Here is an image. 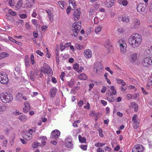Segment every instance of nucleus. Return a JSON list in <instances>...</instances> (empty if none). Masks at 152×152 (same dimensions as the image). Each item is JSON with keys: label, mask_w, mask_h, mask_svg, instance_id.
I'll return each instance as SVG.
<instances>
[{"label": "nucleus", "mask_w": 152, "mask_h": 152, "mask_svg": "<svg viewBox=\"0 0 152 152\" xmlns=\"http://www.w3.org/2000/svg\"><path fill=\"white\" fill-rule=\"evenodd\" d=\"M142 40L141 35L138 33H135L130 37L128 39V42L132 47L136 48L140 45Z\"/></svg>", "instance_id": "1"}, {"label": "nucleus", "mask_w": 152, "mask_h": 152, "mask_svg": "<svg viewBox=\"0 0 152 152\" xmlns=\"http://www.w3.org/2000/svg\"><path fill=\"white\" fill-rule=\"evenodd\" d=\"M0 98L4 103H5L11 102L13 100L12 95L7 93H1L0 95Z\"/></svg>", "instance_id": "2"}, {"label": "nucleus", "mask_w": 152, "mask_h": 152, "mask_svg": "<svg viewBox=\"0 0 152 152\" xmlns=\"http://www.w3.org/2000/svg\"><path fill=\"white\" fill-rule=\"evenodd\" d=\"M41 71L45 74H47L49 77L53 75L52 69L46 64H44L43 67L41 68Z\"/></svg>", "instance_id": "3"}, {"label": "nucleus", "mask_w": 152, "mask_h": 152, "mask_svg": "<svg viewBox=\"0 0 152 152\" xmlns=\"http://www.w3.org/2000/svg\"><path fill=\"white\" fill-rule=\"evenodd\" d=\"M81 22L80 21L74 23L72 25V30L73 31L74 35L76 37L81 29Z\"/></svg>", "instance_id": "4"}, {"label": "nucleus", "mask_w": 152, "mask_h": 152, "mask_svg": "<svg viewBox=\"0 0 152 152\" xmlns=\"http://www.w3.org/2000/svg\"><path fill=\"white\" fill-rule=\"evenodd\" d=\"M142 64L143 66L146 67L152 65V57H145L142 60Z\"/></svg>", "instance_id": "5"}, {"label": "nucleus", "mask_w": 152, "mask_h": 152, "mask_svg": "<svg viewBox=\"0 0 152 152\" xmlns=\"http://www.w3.org/2000/svg\"><path fill=\"white\" fill-rule=\"evenodd\" d=\"M8 81V79L6 74L3 72H0V83L5 84L7 83Z\"/></svg>", "instance_id": "6"}, {"label": "nucleus", "mask_w": 152, "mask_h": 152, "mask_svg": "<svg viewBox=\"0 0 152 152\" xmlns=\"http://www.w3.org/2000/svg\"><path fill=\"white\" fill-rule=\"evenodd\" d=\"M103 68L102 64L99 62L95 64L94 67V71L96 73L100 74Z\"/></svg>", "instance_id": "7"}, {"label": "nucleus", "mask_w": 152, "mask_h": 152, "mask_svg": "<svg viewBox=\"0 0 152 152\" xmlns=\"http://www.w3.org/2000/svg\"><path fill=\"white\" fill-rule=\"evenodd\" d=\"M36 132L35 129H30L26 134L23 137L26 140H29L32 138V134Z\"/></svg>", "instance_id": "8"}, {"label": "nucleus", "mask_w": 152, "mask_h": 152, "mask_svg": "<svg viewBox=\"0 0 152 152\" xmlns=\"http://www.w3.org/2000/svg\"><path fill=\"white\" fill-rule=\"evenodd\" d=\"M137 117V115L135 114L132 118V121L133 122V126L134 128L135 129H137L139 127V123Z\"/></svg>", "instance_id": "9"}, {"label": "nucleus", "mask_w": 152, "mask_h": 152, "mask_svg": "<svg viewBox=\"0 0 152 152\" xmlns=\"http://www.w3.org/2000/svg\"><path fill=\"white\" fill-rule=\"evenodd\" d=\"M65 146L67 148L72 149L73 148V144L72 142V140L71 137L66 138L65 140Z\"/></svg>", "instance_id": "10"}, {"label": "nucleus", "mask_w": 152, "mask_h": 152, "mask_svg": "<svg viewBox=\"0 0 152 152\" xmlns=\"http://www.w3.org/2000/svg\"><path fill=\"white\" fill-rule=\"evenodd\" d=\"M144 148L142 145H135L132 149V152H142Z\"/></svg>", "instance_id": "11"}, {"label": "nucleus", "mask_w": 152, "mask_h": 152, "mask_svg": "<svg viewBox=\"0 0 152 152\" xmlns=\"http://www.w3.org/2000/svg\"><path fill=\"white\" fill-rule=\"evenodd\" d=\"M60 135V132L58 130L53 131L51 134V138L55 139L58 138Z\"/></svg>", "instance_id": "12"}, {"label": "nucleus", "mask_w": 152, "mask_h": 152, "mask_svg": "<svg viewBox=\"0 0 152 152\" xmlns=\"http://www.w3.org/2000/svg\"><path fill=\"white\" fill-rule=\"evenodd\" d=\"M92 52L91 50L89 49H86L84 51V55L85 57L87 59L90 58L92 56Z\"/></svg>", "instance_id": "13"}, {"label": "nucleus", "mask_w": 152, "mask_h": 152, "mask_svg": "<svg viewBox=\"0 0 152 152\" xmlns=\"http://www.w3.org/2000/svg\"><path fill=\"white\" fill-rule=\"evenodd\" d=\"M74 69L77 71L78 73H81L82 72V70L84 69V67L82 66L80 67H79V64L77 63H76L73 65Z\"/></svg>", "instance_id": "14"}, {"label": "nucleus", "mask_w": 152, "mask_h": 152, "mask_svg": "<svg viewBox=\"0 0 152 152\" xmlns=\"http://www.w3.org/2000/svg\"><path fill=\"white\" fill-rule=\"evenodd\" d=\"M132 23L133 25V28H137L138 27L140 23V21L137 18L134 19Z\"/></svg>", "instance_id": "15"}, {"label": "nucleus", "mask_w": 152, "mask_h": 152, "mask_svg": "<svg viewBox=\"0 0 152 152\" xmlns=\"http://www.w3.org/2000/svg\"><path fill=\"white\" fill-rule=\"evenodd\" d=\"M137 54L134 53L131 54L129 57V61L132 63H134L137 59Z\"/></svg>", "instance_id": "16"}, {"label": "nucleus", "mask_w": 152, "mask_h": 152, "mask_svg": "<svg viewBox=\"0 0 152 152\" xmlns=\"http://www.w3.org/2000/svg\"><path fill=\"white\" fill-rule=\"evenodd\" d=\"M57 91V88L55 87H53L50 90V96L51 97H55Z\"/></svg>", "instance_id": "17"}, {"label": "nucleus", "mask_w": 152, "mask_h": 152, "mask_svg": "<svg viewBox=\"0 0 152 152\" xmlns=\"http://www.w3.org/2000/svg\"><path fill=\"white\" fill-rule=\"evenodd\" d=\"M74 15L75 17L74 18L75 20L76 21L79 18L80 15V9H77V10L75 11Z\"/></svg>", "instance_id": "18"}, {"label": "nucleus", "mask_w": 152, "mask_h": 152, "mask_svg": "<svg viewBox=\"0 0 152 152\" xmlns=\"http://www.w3.org/2000/svg\"><path fill=\"white\" fill-rule=\"evenodd\" d=\"M24 106L25 107L23 108V111L27 113L30 109V105L28 102H26L24 103Z\"/></svg>", "instance_id": "19"}, {"label": "nucleus", "mask_w": 152, "mask_h": 152, "mask_svg": "<svg viewBox=\"0 0 152 152\" xmlns=\"http://www.w3.org/2000/svg\"><path fill=\"white\" fill-rule=\"evenodd\" d=\"M69 7L71 8V9L74 10L76 7L75 0H69Z\"/></svg>", "instance_id": "20"}, {"label": "nucleus", "mask_w": 152, "mask_h": 152, "mask_svg": "<svg viewBox=\"0 0 152 152\" xmlns=\"http://www.w3.org/2000/svg\"><path fill=\"white\" fill-rule=\"evenodd\" d=\"M137 11L141 13L143 12L145 9L143 7V5L140 3L137 5Z\"/></svg>", "instance_id": "21"}, {"label": "nucleus", "mask_w": 152, "mask_h": 152, "mask_svg": "<svg viewBox=\"0 0 152 152\" xmlns=\"http://www.w3.org/2000/svg\"><path fill=\"white\" fill-rule=\"evenodd\" d=\"M113 0H106L105 4L107 7H111L113 5Z\"/></svg>", "instance_id": "22"}, {"label": "nucleus", "mask_w": 152, "mask_h": 152, "mask_svg": "<svg viewBox=\"0 0 152 152\" xmlns=\"http://www.w3.org/2000/svg\"><path fill=\"white\" fill-rule=\"evenodd\" d=\"M33 6V4L31 0H28L26 1L25 4V7L27 8H30Z\"/></svg>", "instance_id": "23"}, {"label": "nucleus", "mask_w": 152, "mask_h": 152, "mask_svg": "<svg viewBox=\"0 0 152 152\" xmlns=\"http://www.w3.org/2000/svg\"><path fill=\"white\" fill-rule=\"evenodd\" d=\"M18 119L21 121L25 122L28 120V117L24 115H22L19 116Z\"/></svg>", "instance_id": "24"}, {"label": "nucleus", "mask_w": 152, "mask_h": 152, "mask_svg": "<svg viewBox=\"0 0 152 152\" xmlns=\"http://www.w3.org/2000/svg\"><path fill=\"white\" fill-rule=\"evenodd\" d=\"M118 2L120 4L124 6H127L128 3L126 0H118Z\"/></svg>", "instance_id": "25"}, {"label": "nucleus", "mask_w": 152, "mask_h": 152, "mask_svg": "<svg viewBox=\"0 0 152 152\" xmlns=\"http://www.w3.org/2000/svg\"><path fill=\"white\" fill-rule=\"evenodd\" d=\"M131 107L134 109L135 112H137L138 109V105L135 103L133 102L131 103Z\"/></svg>", "instance_id": "26"}, {"label": "nucleus", "mask_w": 152, "mask_h": 152, "mask_svg": "<svg viewBox=\"0 0 152 152\" xmlns=\"http://www.w3.org/2000/svg\"><path fill=\"white\" fill-rule=\"evenodd\" d=\"M121 20L123 21V22L127 23L129 22L130 19L129 16L125 15L123 16L121 18Z\"/></svg>", "instance_id": "27"}, {"label": "nucleus", "mask_w": 152, "mask_h": 152, "mask_svg": "<svg viewBox=\"0 0 152 152\" xmlns=\"http://www.w3.org/2000/svg\"><path fill=\"white\" fill-rule=\"evenodd\" d=\"M58 3L61 8L63 9L66 7V3L64 1H58Z\"/></svg>", "instance_id": "28"}, {"label": "nucleus", "mask_w": 152, "mask_h": 152, "mask_svg": "<svg viewBox=\"0 0 152 152\" xmlns=\"http://www.w3.org/2000/svg\"><path fill=\"white\" fill-rule=\"evenodd\" d=\"M78 78L80 80H85L87 77V75L84 73L80 74L78 76Z\"/></svg>", "instance_id": "29"}, {"label": "nucleus", "mask_w": 152, "mask_h": 152, "mask_svg": "<svg viewBox=\"0 0 152 152\" xmlns=\"http://www.w3.org/2000/svg\"><path fill=\"white\" fill-rule=\"evenodd\" d=\"M121 51L122 53H124L126 52V45H120Z\"/></svg>", "instance_id": "30"}, {"label": "nucleus", "mask_w": 152, "mask_h": 152, "mask_svg": "<svg viewBox=\"0 0 152 152\" xmlns=\"http://www.w3.org/2000/svg\"><path fill=\"white\" fill-rule=\"evenodd\" d=\"M9 56V54L6 52L1 53H0V60L8 57Z\"/></svg>", "instance_id": "31"}, {"label": "nucleus", "mask_w": 152, "mask_h": 152, "mask_svg": "<svg viewBox=\"0 0 152 152\" xmlns=\"http://www.w3.org/2000/svg\"><path fill=\"white\" fill-rule=\"evenodd\" d=\"M23 3V0H20L17 3L15 6L16 9L17 10L20 9Z\"/></svg>", "instance_id": "32"}, {"label": "nucleus", "mask_w": 152, "mask_h": 152, "mask_svg": "<svg viewBox=\"0 0 152 152\" xmlns=\"http://www.w3.org/2000/svg\"><path fill=\"white\" fill-rule=\"evenodd\" d=\"M116 81L117 83L119 84H121L123 86L126 85V83L124 81L122 80L119 79H116Z\"/></svg>", "instance_id": "33"}, {"label": "nucleus", "mask_w": 152, "mask_h": 152, "mask_svg": "<svg viewBox=\"0 0 152 152\" xmlns=\"http://www.w3.org/2000/svg\"><path fill=\"white\" fill-rule=\"evenodd\" d=\"M16 13L12 10H9L8 12L7 13V16H10V15L15 16L16 15Z\"/></svg>", "instance_id": "34"}, {"label": "nucleus", "mask_w": 152, "mask_h": 152, "mask_svg": "<svg viewBox=\"0 0 152 152\" xmlns=\"http://www.w3.org/2000/svg\"><path fill=\"white\" fill-rule=\"evenodd\" d=\"M23 96L20 93H18L16 95V99L17 100L19 101H21L23 99Z\"/></svg>", "instance_id": "35"}, {"label": "nucleus", "mask_w": 152, "mask_h": 152, "mask_svg": "<svg viewBox=\"0 0 152 152\" xmlns=\"http://www.w3.org/2000/svg\"><path fill=\"white\" fill-rule=\"evenodd\" d=\"M78 139L79 141L82 143H86V139L84 137H82L80 135L78 136Z\"/></svg>", "instance_id": "36"}, {"label": "nucleus", "mask_w": 152, "mask_h": 152, "mask_svg": "<svg viewBox=\"0 0 152 152\" xmlns=\"http://www.w3.org/2000/svg\"><path fill=\"white\" fill-rule=\"evenodd\" d=\"M102 28V26L101 25H99L95 28V32L96 34H97L101 31Z\"/></svg>", "instance_id": "37"}, {"label": "nucleus", "mask_w": 152, "mask_h": 152, "mask_svg": "<svg viewBox=\"0 0 152 152\" xmlns=\"http://www.w3.org/2000/svg\"><path fill=\"white\" fill-rule=\"evenodd\" d=\"M40 138L41 139V141L42 145H45L46 144V142L45 141V140H47L46 137L45 136H42Z\"/></svg>", "instance_id": "38"}, {"label": "nucleus", "mask_w": 152, "mask_h": 152, "mask_svg": "<svg viewBox=\"0 0 152 152\" xmlns=\"http://www.w3.org/2000/svg\"><path fill=\"white\" fill-rule=\"evenodd\" d=\"M35 75L34 73L32 71H31L30 75V78L31 79L32 81H34L35 79Z\"/></svg>", "instance_id": "39"}, {"label": "nucleus", "mask_w": 152, "mask_h": 152, "mask_svg": "<svg viewBox=\"0 0 152 152\" xmlns=\"http://www.w3.org/2000/svg\"><path fill=\"white\" fill-rule=\"evenodd\" d=\"M75 48L78 50H81L84 48V46L83 45H81L79 44H77L75 45Z\"/></svg>", "instance_id": "40"}, {"label": "nucleus", "mask_w": 152, "mask_h": 152, "mask_svg": "<svg viewBox=\"0 0 152 152\" xmlns=\"http://www.w3.org/2000/svg\"><path fill=\"white\" fill-rule=\"evenodd\" d=\"M105 145V143H101L100 142L96 143L95 145L98 147H102Z\"/></svg>", "instance_id": "41"}, {"label": "nucleus", "mask_w": 152, "mask_h": 152, "mask_svg": "<svg viewBox=\"0 0 152 152\" xmlns=\"http://www.w3.org/2000/svg\"><path fill=\"white\" fill-rule=\"evenodd\" d=\"M26 66L27 68L29 67L30 66V62L28 58H26L25 60Z\"/></svg>", "instance_id": "42"}, {"label": "nucleus", "mask_w": 152, "mask_h": 152, "mask_svg": "<svg viewBox=\"0 0 152 152\" xmlns=\"http://www.w3.org/2000/svg\"><path fill=\"white\" fill-rule=\"evenodd\" d=\"M7 1L8 2V4L9 6L11 7L14 6L15 3L14 1L12 0H8Z\"/></svg>", "instance_id": "43"}, {"label": "nucleus", "mask_w": 152, "mask_h": 152, "mask_svg": "<svg viewBox=\"0 0 152 152\" xmlns=\"http://www.w3.org/2000/svg\"><path fill=\"white\" fill-rule=\"evenodd\" d=\"M42 72L39 71H37L36 72V75L38 77H41L43 75Z\"/></svg>", "instance_id": "44"}, {"label": "nucleus", "mask_w": 152, "mask_h": 152, "mask_svg": "<svg viewBox=\"0 0 152 152\" xmlns=\"http://www.w3.org/2000/svg\"><path fill=\"white\" fill-rule=\"evenodd\" d=\"M68 85L70 87H73L74 84V82L73 80H71L69 81L68 82Z\"/></svg>", "instance_id": "45"}, {"label": "nucleus", "mask_w": 152, "mask_h": 152, "mask_svg": "<svg viewBox=\"0 0 152 152\" xmlns=\"http://www.w3.org/2000/svg\"><path fill=\"white\" fill-rule=\"evenodd\" d=\"M118 42L119 44L120 45H124V44L126 45L125 41L123 39H120L118 41Z\"/></svg>", "instance_id": "46"}, {"label": "nucleus", "mask_w": 152, "mask_h": 152, "mask_svg": "<svg viewBox=\"0 0 152 152\" xmlns=\"http://www.w3.org/2000/svg\"><path fill=\"white\" fill-rule=\"evenodd\" d=\"M110 89L112 91V94H113V95H115L117 93L116 91V90L115 89L114 86H112L110 87Z\"/></svg>", "instance_id": "47"}, {"label": "nucleus", "mask_w": 152, "mask_h": 152, "mask_svg": "<svg viewBox=\"0 0 152 152\" xmlns=\"http://www.w3.org/2000/svg\"><path fill=\"white\" fill-rule=\"evenodd\" d=\"M89 15L91 16L95 15V10L91 9L89 12Z\"/></svg>", "instance_id": "48"}, {"label": "nucleus", "mask_w": 152, "mask_h": 152, "mask_svg": "<svg viewBox=\"0 0 152 152\" xmlns=\"http://www.w3.org/2000/svg\"><path fill=\"white\" fill-rule=\"evenodd\" d=\"M103 45L106 48H107L108 47V49L109 50H110V51L111 52V51L112 50V47L111 46L107 44L106 45L104 44Z\"/></svg>", "instance_id": "49"}, {"label": "nucleus", "mask_w": 152, "mask_h": 152, "mask_svg": "<svg viewBox=\"0 0 152 152\" xmlns=\"http://www.w3.org/2000/svg\"><path fill=\"white\" fill-rule=\"evenodd\" d=\"M80 147L82 149L86 151L87 149V146L86 145H81L80 146Z\"/></svg>", "instance_id": "50"}, {"label": "nucleus", "mask_w": 152, "mask_h": 152, "mask_svg": "<svg viewBox=\"0 0 152 152\" xmlns=\"http://www.w3.org/2000/svg\"><path fill=\"white\" fill-rule=\"evenodd\" d=\"M39 145V143L38 142H34L33 145L32 147L33 148H36Z\"/></svg>", "instance_id": "51"}, {"label": "nucleus", "mask_w": 152, "mask_h": 152, "mask_svg": "<svg viewBox=\"0 0 152 152\" xmlns=\"http://www.w3.org/2000/svg\"><path fill=\"white\" fill-rule=\"evenodd\" d=\"M34 58V55H31L30 57V59L31 63L32 64H34L35 63Z\"/></svg>", "instance_id": "52"}, {"label": "nucleus", "mask_w": 152, "mask_h": 152, "mask_svg": "<svg viewBox=\"0 0 152 152\" xmlns=\"http://www.w3.org/2000/svg\"><path fill=\"white\" fill-rule=\"evenodd\" d=\"M7 141L6 140H5L3 141L2 145L3 147H6L7 146Z\"/></svg>", "instance_id": "53"}, {"label": "nucleus", "mask_w": 152, "mask_h": 152, "mask_svg": "<svg viewBox=\"0 0 152 152\" xmlns=\"http://www.w3.org/2000/svg\"><path fill=\"white\" fill-rule=\"evenodd\" d=\"M107 99L109 101H110V102H113L114 101V97H112V96L111 97H110L109 96V97H107Z\"/></svg>", "instance_id": "54"}, {"label": "nucleus", "mask_w": 152, "mask_h": 152, "mask_svg": "<svg viewBox=\"0 0 152 152\" xmlns=\"http://www.w3.org/2000/svg\"><path fill=\"white\" fill-rule=\"evenodd\" d=\"M60 45V50L61 51H62L66 47L63 45V44L62 43H61Z\"/></svg>", "instance_id": "55"}, {"label": "nucleus", "mask_w": 152, "mask_h": 152, "mask_svg": "<svg viewBox=\"0 0 152 152\" xmlns=\"http://www.w3.org/2000/svg\"><path fill=\"white\" fill-rule=\"evenodd\" d=\"M105 69L108 71L111 75L113 74V72L112 71L109 67H107L105 68Z\"/></svg>", "instance_id": "56"}, {"label": "nucleus", "mask_w": 152, "mask_h": 152, "mask_svg": "<svg viewBox=\"0 0 152 152\" xmlns=\"http://www.w3.org/2000/svg\"><path fill=\"white\" fill-rule=\"evenodd\" d=\"M106 93L107 96L109 97L111 96V95L113 94L112 92L109 90L107 91Z\"/></svg>", "instance_id": "57"}, {"label": "nucleus", "mask_w": 152, "mask_h": 152, "mask_svg": "<svg viewBox=\"0 0 152 152\" xmlns=\"http://www.w3.org/2000/svg\"><path fill=\"white\" fill-rule=\"evenodd\" d=\"M94 23L95 24H97L99 22L98 18L97 17H95L94 19Z\"/></svg>", "instance_id": "58"}, {"label": "nucleus", "mask_w": 152, "mask_h": 152, "mask_svg": "<svg viewBox=\"0 0 152 152\" xmlns=\"http://www.w3.org/2000/svg\"><path fill=\"white\" fill-rule=\"evenodd\" d=\"M37 53L40 56H42L44 55V53H43L41 52L39 50H37L36 51Z\"/></svg>", "instance_id": "59"}, {"label": "nucleus", "mask_w": 152, "mask_h": 152, "mask_svg": "<svg viewBox=\"0 0 152 152\" xmlns=\"http://www.w3.org/2000/svg\"><path fill=\"white\" fill-rule=\"evenodd\" d=\"M99 135L101 137H102L103 136V134L102 133V131L101 129H99Z\"/></svg>", "instance_id": "60"}, {"label": "nucleus", "mask_w": 152, "mask_h": 152, "mask_svg": "<svg viewBox=\"0 0 152 152\" xmlns=\"http://www.w3.org/2000/svg\"><path fill=\"white\" fill-rule=\"evenodd\" d=\"M20 140L22 143L24 144H26L27 142V140H26L24 138H23V139L21 138L20 139Z\"/></svg>", "instance_id": "61"}, {"label": "nucleus", "mask_w": 152, "mask_h": 152, "mask_svg": "<svg viewBox=\"0 0 152 152\" xmlns=\"http://www.w3.org/2000/svg\"><path fill=\"white\" fill-rule=\"evenodd\" d=\"M152 85V83L150 82L149 80L148 82V84L146 86V88L148 89H149V86Z\"/></svg>", "instance_id": "62"}, {"label": "nucleus", "mask_w": 152, "mask_h": 152, "mask_svg": "<svg viewBox=\"0 0 152 152\" xmlns=\"http://www.w3.org/2000/svg\"><path fill=\"white\" fill-rule=\"evenodd\" d=\"M20 17L21 18L24 19L26 18L27 17V16L26 14H22L20 15Z\"/></svg>", "instance_id": "63"}, {"label": "nucleus", "mask_w": 152, "mask_h": 152, "mask_svg": "<svg viewBox=\"0 0 152 152\" xmlns=\"http://www.w3.org/2000/svg\"><path fill=\"white\" fill-rule=\"evenodd\" d=\"M149 6V10L151 11H152V1L150 2Z\"/></svg>", "instance_id": "64"}]
</instances>
